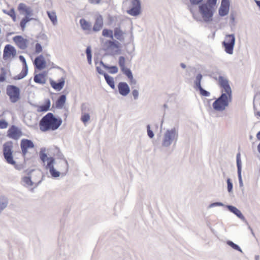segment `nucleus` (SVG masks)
<instances>
[{
	"instance_id": "obj_1",
	"label": "nucleus",
	"mask_w": 260,
	"mask_h": 260,
	"mask_svg": "<svg viewBox=\"0 0 260 260\" xmlns=\"http://www.w3.org/2000/svg\"><path fill=\"white\" fill-rule=\"evenodd\" d=\"M42 149L40 153V157L41 160L45 164V168L48 170L50 174L53 178L59 177L60 175L59 171L63 169L67 172L68 169V163L66 159L60 160L57 163L52 157H48Z\"/></svg>"
},
{
	"instance_id": "obj_2",
	"label": "nucleus",
	"mask_w": 260,
	"mask_h": 260,
	"mask_svg": "<svg viewBox=\"0 0 260 260\" xmlns=\"http://www.w3.org/2000/svg\"><path fill=\"white\" fill-rule=\"evenodd\" d=\"M217 8V0H207L199 6V12L201 16H198L190 8L192 17L197 21H203L205 22H210L213 20V16Z\"/></svg>"
},
{
	"instance_id": "obj_3",
	"label": "nucleus",
	"mask_w": 260,
	"mask_h": 260,
	"mask_svg": "<svg viewBox=\"0 0 260 260\" xmlns=\"http://www.w3.org/2000/svg\"><path fill=\"white\" fill-rule=\"evenodd\" d=\"M62 123L61 119H57L51 113H47L40 122V128L42 132L57 129Z\"/></svg>"
},
{
	"instance_id": "obj_4",
	"label": "nucleus",
	"mask_w": 260,
	"mask_h": 260,
	"mask_svg": "<svg viewBox=\"0 0 260 260\" xmlns=\"http://www.w3.org/2000/svg\"><path fill=\"white\" fill-rule=\"evenodd\" d=\"M179 137L178 128L172 127L164 131L161 139V146L165 148L169 147L174 142L176 143Z\"/></svg>"
},
{
	"instance_id": "obj_5",
	"label": "nucleus",
	"mask_w": 260,
	"mask_h": 260,
	"mask_svg": "<svg viewBox=\"0 0 260 260\" xmlns=\"http://www.w3.org/2000/svg\"><path fill=\"white\" fill-rule=\"evenodd\" d=\"M18 10L20 14L25 15V17L21 20L20 25L22 30H24L26 27L27 23L30 20L34 19L30 17L32 16V9L24 3H20L18 7Z\"/></svg>"
},
{
	"instance_id": "obj_6",
	"label": "nucleus",
	"mask_w": 260,
	"mask_h": 260,
	"mask_svg": "<svg viewBox=\"0 0 260 260\" xmlns=\"http://www.w3.org/2000/svg\"><path fill=\"white\" fill-rule=\"evenodd\" d=\"M232 101V96L221 93V95L213 103V109L217 111H223Z\"/></svg>"
},
{
	"instance_id": "obj_7",
	"label": "nucleus",
	"mask_w": 260,
	"mask_h": 260,
	"mask_svg": "<svg viewBox=\"0 0 260 260\" xmlns=\"http://www.w3.org/2000/svg\"><path fill=\"white\" fill-rule=\"evenodd\" d=\"M235 37L234 34L226 35L222 44L224 51L229 54H233L234 47L235 44Z\"/></svg>"
},
{
	"instance_id": "obj_8",
	"label": "nucleus",
	"mask_w": 260,
	"mask_h": 260,
	"mask_svg": "<svg viewBox=\"0 0 260 260\" xmlns=\"http://www.w3.org/2000/svg\"><path fill=\"white\" fill-rule=\"evenodd\" d=\"M13 144L11 142H7L4 145L3 154L6 161L11 165H15L16 162L13 156Z\"/></svg>"
},
{
	"instance_id": "obj_9",
	"label": "nucleus",
	"mask_w": 260,
	"mask_h": 260,
	"mask_svg": "<svg viewBox=\"0 0 260 260\" xmlns=\"http://www.w3.org/2000/svg\"><path fill=\"white\" fill-rule=\"evenodd\" d=\"M7 93L12 103H16L19 99L20 90L15 86L8 85L7 87Z\"/></svg>"
},
{
	"instance_id": "obj_10",
	"label": "nucleus",
	"mask_w": 260,
	"mask_h": 260,
	"mask_svg": "<svg viewBox=\"0 0 260 260\" xmlns=\"http://www.w3.org/2000/svg\"><path fill=\"white\" fill-rule=\"evenodd\" d=\"M120 43L117 41L107 40L104 44L105 50L110 52L112 54L118 53Z\"/></svg>"
},
{
	"instance_id": "obj_11",
	"label": "nucleus",
	"mask_w": 260,
	"mask_h": 260,
	"mask_svg": "<svg viewBox=\"0 0 260 260\" xmlns=\"http://www.w3.org/2000/svg\"><path fill=\"white\" fill-rule=\"evenodd\" d=\"M218 82L221 88V93L232 96V89L228 80L222 76H219Z\"/></svg>"
},
{
	"instance_id": "obj_12",
	"label": "nucleus",
	"mask_w": 260,
	"mask_h": 260,
	"mask_svg": "<svg viewBox=\"0 0 260 260\" xmlns=\"http://www.w3.org/2000/svg\"><path fill=\"white\" fill-rule=\"evenodd\" d=\"M16 55V50L15 48L10 45H7L4 50L3 58L5 60H9L14 58Z\"/></svg>"
},
{
	"instance_id": "obj_13",
	"label": "nucleus",
	"mask_w": 260,
	"mask_h": 260,
	"mask_svg": "<svg viewBox=\"0 0 260 260\" xmlns=\"http://www.w3.org/2000/svg\"><path fill=\"white\" fill-rule=\"evenodd\" d=\"M13 41L17 46L21 49H25L29 43V40L22 36H17L13 38Z\"/></svg>"
},
{
	"instance_id": "obj_14",
	"label": "nucleus",
	"mask_w": 260,
	"mask_h": 260,
	"mask_svg": "<svg viewBox=\"0 0 260 260\" xmlns=\"http://www.w3.org/2000/svg\"><path fill=\"white\" fill-rule=\"evenodd\" d=\"M230 3L229 0H221V5L218 10V14L223 17L229 14Z\"/></svg>"
},
{
	"instance_id": "obj_15",
	"label": "nucleus",
	"mask_w": 260,
	"mask_h": 260,
	"mask_svg": "<svg viewBox=\"0 0 260 260\" xmlns=\"http://www.w3.org/2000/svg\"><path fill=\"white\" fill-rule=\"evenodd\" d=\"M34 146L33 142L30 140L22 139L21 141L20 147L22 154L24 156L28 152V149L33 148Z\"/></svg>"
},
{
	"instance_id": "obj_16",
	"label": "nucleus",
	"mask_w": 260,
	"mask_h": 260,
	"mask_svg": "<svg viewBox=\"0 0 260 260\" xmlns=\"http://www.w3.org/2000/svg\"><path fill=\"white\" fill-rule=\"evenodd\" d=\"M22 135L21 131L15 126H12L8 131V136L13 139L17 140Z\"/></svg>"
},
{
	"instance_id": "obj_17",
	"label": "nucleus",
	"mask_w": 260,
	"mask_h": 260,
	"mask_svg": "<svg viewBox=\"0 0 260 260\" xmlns=\"http://www.w3.org/2000/svg\"><path fill=\"white\" fill-rule=\"evenodd\" d=\"M119 93L123 96H126L130 92V88L125 82H119L118 84Z\"/></svg>"
},
{
	"instance_id": "obj_18",
	"label": "nucleus",
	"mask_w": 260,
	"mask_h": 260,
	"mask_svg": "<svg viewBox=\"0 0 260 260\" xmlns=\"http://www.w3.org/2000/svg\"><path fill=\"white\" fill-rule=\"evenodd\" d=\"M34 64L38 69H44L46 64L44 57L42 55L37 57L35 59Z\"/></svg>"
},
{
	"instance_id": "obj_19",
	"label": "nucleus",
	"mask_w": 260,
	"mask_h": 260,
	"mask_svg": "<svg viewBox=\"0 0 260 260\" xmlns=\"http://www.w3.org/2000/svg\"><path fill=\"white\" fill-rule=\"evenodd\" d=\"M19 58L20 60L23 63V69L22 71L21 74L19 76L18 79H21L23 78L25 76H26L28 72V66L26 61V60L24 56L22 55H20L19 56Z\"/></svg>"
},
{
	"instance_id": "obj_20",
	"label": "nucleus",
	"mask_w": 260,
	"mask_h": 260,
	"mask_svg": "<svg viewBox=\"0 0 260 260\" xmlns=\"http://www.w3.org/2000/svg\"><path fill=\"white\" fill-rule=\"evenodd\" d=\"M65 80L64 78H61L58 81V82L56 83L53 81H50L51 86L55 90L57 91L61 90L64 85Z\"/></svg>"
},
{
	"instance_id": "obj_21",
	"label": "nucleus",
	"mask_w": 260,
	"mask_h": 260,
	"mask_svg": "<svg viewBox=\"0 0 260 260\" xmlns=\"http://www.w3.org/2000/svg\"><path fill=\"white\" fill-rule=\"evenodd\" d=\"M103 25V19L101 15H99L96 19L93 27L94 31H99L100 30Z\"/></svg>"
},
{
	"instance_id": "obj_22",
	"label": "nucleus",
	"mask_w": 260,
	"mask_h": 260,
	"mask_svg": "<svg viewBox=\"0 0 260 260\" xmlns=\"http://www.w3.org/2000/svg\"><path fill=\"white\" fill-rule=\"evenodd\" d=\"M226 207L228 209V210L236 215L240 219L244 220L245 219L244 216L243 215L241 212L236 207L232 206V205H226Z\"/></svg>"
},
{
	"instance_id": "obj_23",
	"label": "nucleus",
	"mask_w": 260,
	"mask_h": 260,
	"mask_svg": "<svg viewBox=\"0 0 260 260\" xmlns=\"http://www.w3.org/2000/svg\"><path fill=\"white\" fill-rule=\"evenodd\" d=\"M34 81L37 83L44 84L46 82V76L44 73L37 74L34 77Z\"/></svg>"
},
{
	"instance_id": "obj_24",
	"label": "nucleus",
	"mask_w": 260,
	"mask_h": 260,
	"mask_svg": "<svg viewBox=\"0 0 260 260\" xmlns=\"http://www.w3.org/2000/svg\"><path fill=\"white\" fill-rule=\"evenodd\" d=\"M114 37L120 41H123L124 40V35L125 33L121 29L120 27H115L114 30Z\"/></svg>"
},
{
	"instance_id": "obj_25",
	"label": "nucleus",
	"mask_w": 260,
	"mask_h": 260,
	"mask_svg": "<svg viewBox=\"0 0 260 260\" xmlns=\"http://www.w3.org/2000/svg\"><path fill=\"white\" fill-rule=\"evenodd\" d=\"M80 24L82 28L84 30L90 31L91 30L92 24L90 22L87 21L84 19H81L80 20Z\"/></svg>"
},
{
	"instance_id": "obj_26",
	"label": "nucleus",
	"mask_w": 260,
	"mask_h": 260,
	"mask_svg": "<svg viewBox=\"0 0 260 260\" xmlns=\"http://www.w3.org/2000/svg\"><path fill=\"white\" fill-rule=\"evenodd\" d=\"M66 96L62 94L59 96L58 99L57 100L55 103L56 107L58 109L62 108L64 104L66 103Z\"/></svg>"
},
{
	"instance_id": "obj_27",
	"label": "nucleus",
	"mask_w": 260,
	"mask_h": 260,
	"mask_svg": "<svg viewBox=\"0 0 260 260\" xmlns=\"http://www.w3.org/2000/svg\"><path fill=\"white\" fill-rule=\"evenodd\" d=\"M47 13L48 17L50 19L52 24L54 25H56L57 23V16H56L55 12H53V11H52V12L47 11Z\"/></svg>"
},
{
	"instance_id": "obj_28",
	"label": "nucleus",
	"mask_w": 260,
	"mask_h": 260,
	"mask_svg": "<svg viewBox=\"0 0 260 260\" xmlns=\"http://www.w3.org/2000/svg\"><path fill=\"white\" fill-rule=\"evenodd\" d=\"M104 77L107 83L112 88H115V83L113 77L107 74H104Z\"/></svg>"
},
{
	"instance_id": "obj_29",
	"label": "nucleus",
	"mask_w": 260,
	"mask_h": 260,
	"mask_svg": "<svg viewBox=\"0 0 260 260\" xmlns=\"http://www.w3.org/2000/svg\"><path fill=\"white\" fill-rule=\"evenodd\" d=\"M50 101L49 99L45 100V104L39 107L38 110L39 111L46 112L48 111L50 107Z\"/></svg>"
},
{
	"instance_id": "obj_30",
	"label": "nucleus",
	"mask_w": 260,
	"mask_h": 260,
	"mask_svg": "<svg viewBox=\"0 0 260 260\" xmlns=\"http://www.w3.org/2000/svg\"><path fill=\"white\" fill-rule=\"evenodd\" d=\"M236 162L237 166L238 173H241L242 172V162L241 160L240 154L238 153L236 156Z\"/></svg>"
},
{
	"instance_id": "obj_31",
	"label": "nucleus",
	"mask_w": 260,
	"mask_h": 260,
	"mask_svg": "<svg viewBox=\"0 0 260 260\" xmlns=\"http://www.w3.org/2000/svg\"><path fill=\"white\" fill-rule=\"evenodd\" d=\"M140 9L137 8L132 7L127 11V13L132 16H136L140 13Z\"/></svg>"
},
{
	"instance_id": "obj_32",
	"label": "nucleus",
	"mask_w": 260,
	"mask_h": 260,
	"mask_svg": "<svg viewBox=\"0 0 260 260\" xmlns=\"http://www.w3.org/2000/svg\"><path fill=\"white\" fill-rule=\"evenodd\" d=\"M102 35L105 37H109L111 39H113V34L112 30L106 28L104 29L102 31Z\"/></svg>"
},
{
	"instance_id": "obj_33",
	"label": "nucleus",
	"mask_w": 260,
	"mask_h": 260,
	"mask_svg": "<svg viewBox=\"0 0 260 260\" xmlns=\"http://www.w3.org/2000/svg\"><path fill=\"white\" fill-rule=\"evenodd\" d=\"M202 75L201 74H198L196 77L195 80L194 81L196 87L198 88L201 86V82L202 79Z\"/></svg>"
},
{
	"instance_id": "obj_34",
	"label": "nucleus",
	"mask_w": 260,
	"mask_h": 260,
	"mask_svg": "<svg viewBox=\"0 0 260 260\" xmlns=\"http://www.w3.org/2000/svg\"><path fill=\"white\" fill-rule=\"evenodd\" d=\"M22 181L23 182V185L25 186H31L33 185V182L31 180L29 177H24L23 178Z\"/></svg>"
},
{
	"instance_id": "obj_35",
	"label": "nucleus",
	"mask_w": 260,
	"mask_h": 260,
	"mask_svg": "<svg viewBox=\"0 0 260 260\" xmlns=\"http://www.w3.org/2000/svg\"><path fill=\"white\" fill-rule=\"evenodd\" d=\"M226 243L228 245L231 246L234 249L238 250V251L241 252V253L243 252V251H242V249L240 248V247L238 245L234 243L233 242L229 240L226 242Z\"/></svg>"
},
{
	"instance_id": "obj_36",
	"label": "nucleus",
	"mask_w": 260,
	"mask_h": 260,
	"mask_svg": "<svg viewBox=\"0 0 260 260\" xmlns=\"http://www.w3.org/2000/svg\"><path fill=\"white\" fill-rule=\"evenodd\" d=\"M81 121L84 123V125H86V123L90 120V115L87 113H82L81 117Z\"/></svg>"
},
{
	"instance_id": "obj_37",
	"label": "nucleus",
	"mask_w": 260,
	"mask_h": 260,
	"mask_svg": "<svg viewBox=\"0 0 260 260\" xmlns=\"http://www.w3.org/2000/svg\"><path fill=\"white\" fill-rule=\"evenodd\" d=\"M125 59L123 56H120L118 60V64L121 69V70L125 68Z\"/></svg>"
},
{
	"instance_id": "obj_38",
	"label": "nucleus",
	"mask_w": 260,
	"mask_h": 260,
	"mask_svg": "<svg viewBox=\"0 0 260 260\" xmlns=\"http://www.w3.org/2000/svg\"><path fill=\"white\" fill-rule=\"evenodd\" d=\"M123 73L127 76L128 78H132L133 76L132 73L130 69L125 68L124 69L121 70Z\"/></svg>"
},
{
	"instance_id": "obj_39",
	"label": "nucleus",
	"mask_w": 260,
	"mask_h": 260,
	"mask_svg": "<svg viewBox=\"0 0 260 260\" xmlns=\"http://www.w3.org/2000/svg\"><path fill=\"white\" fill-rule=\"evenodd\" d=\"M8 200L6 197H1V210L5 209L8 205Z\"/></svg>"
},
{
	"instance_id": "obj_40",
	"label": "nucleus",
	"mask_w": 260,
	"mask_h": 260,
	"mask_svg": "<svg viewBox=\"0 0 260 260\" xmlns=\"http://www.w3.org/2000/svg\"><path fill=\"white\" fill-rule=\"evenodd\" d=\"M132 7L141 9V3L139 0H132Z\"/></svg>"
},
{
	"instance_id": "obj_41",
	"label": "nucleus",
	"mask_w": 260,
	"mask_h": 260,
	"mask_svg": "<svg viewBox=\"0 0 260 260\" xmlns=\"http://www.w3.org/2000/svg\"><path fill=\"white\" fill-rule=\"evenodd\" d=\"M107 69L109 70V73L111 74H116L118 71V68L116 66H108Z\"/></svg>"
},
{
	"instance_id": "obj_42",
	"label": "nucleus",
	"mask_w": 260,
	"mask_h": 260,
	"mask_svg": "<svg viewBox=\"0 0 260 260\" xmlns=\"http://www.w3.org/2000/svg\"><path fill=\"white\" fill-rule=\"evenodd\" d=\"M228 190L229 192H231L233 190V183L230 178L227 179Z\"/></svg>"
},
{
	"instance_id": "obj_43",
	"label": "nucleus",
	"mask_w": 260,
	"mask_h": 260,
	"mask_svg": "<svg viewBox=\"0 0 260 260\" xmlns=\"http://www.w3.org/2000/svg\"><path fill=\"white\" fill-rule=\"evenodd\" d=\"M198 89H199L201 95L205 96H209L210 93L206 90L204 89L202 87L198 88Z\"/></svg>"
},
{
	"instance_id": "obj_44",
	"label": "nucleus",
	"mask_w": 260,
	"mask_h": 260,
	"mask_svg": "<svg viewBox=\"0 0 260 260\" xmlns=\"http://www.w3.org/2000/svg\"><path fill=\"white\" fill-rule=\"evenodd\" d=\"M147 131L148 136L150 138H153L154 137V133L153 131L150 128V125H147Z\"/></svg>"
},
{
	"instance_id": "obj_45",
	"label": "nucleus",
	"mask_w": 260,
	"mask_h": 260,
	"mask_svg": "<svg viewBox=\"0 0 260 260\" xmlns=\"http://www.w3.org/2000/svg\"><path fill=\"white\" fill-rule=\"evenodd\" d=\"M81 108L82 113H86V112L89 110V106L87 104H83Z\"/></svg>"
},
{
	"instance_id": "obj_46",
	"label": "nucleus",
	"mask_w": 260,
	"mask_h": 260,
	"mask_svg": "<svg viewBox=\"0 0 260 260\" xmlns=\"http://www.w3.org/2000/svg\"><path fill=\"white\" fill-rule=\"evenodd\" d=\"M42 51V47L40 44L37 43L35 46V52L36 53H39Z\"/></svg>"
},
{
	"instance_id": "obj_47",
	"label": "nucleus",
	"mask_w": 260,
	"mask_h": 260,
	"mask_svg": "<svg viewBox=\"0 0 260 260\" xmlns=\"http://www.w3.org/2000/svg\"><path fill=\"white\" fill-rule=\"evenodd\" d=\"M216 206H224V204L221 202H215L210 204L208 208H211Z\"/></svg>"
},
{
	"instance_id": "obj_48",
	"label": "nucleus",
	"mask_w": 260,
	"mask_h": 260,
	"mask_svg": "<svg viewBox=\"0 0 260 260\" xmlns=\"http://www.w3.org/2000/svg\"><path fill=\"white\" fill-rule=\"evenodd\" d=\"M132 94L135 100H137L139 96V91L137 89H134L132 91Z\"/></svg>"
},
{
	"instance_id": "obj_49",
	"label": "nucleus",
	"mask_w": 260,
	"mask_h": 260,
	"mask_svg": "<svg viewBox=\"0 0 260 260\" xmlns=\"http://www.w3.org/2000/svg\"><path fill=\"white\" fill-rule=\"evenodd\" d=\"M190 4L193 5H197L201 3L203 0H189Z\"/></svg>"
},
{
	"instance_id": "obj_50",
	"label": "nucleus",
	"mask_w": 260,
	"mask_h": 260,
	"mask_svg": "<svg viewBox=\"0 0 260 260\" xmlns=\"http://www.w3.org/2000/svg\"><path fill=\"white\" fill-rule=\"evenodd\" d=\"M238 179L239 182V185L240 187L243 186V183L242 179V175L241 173H238Z\"/></svg>"
},
{
	"instance_id": "obj_51",
	"label": "nucleus",
	"mask_w": 260,
	"mask_h": 260,
	"mask_svg": "<svg viewBox=\"0 0 260 260\" xmlns=\"http://www.w3.org/2000/svg\"><path fill=\"white\" fill-rule=\"evenodd\" d=\"M8 126V123L4 120H1V128H5Z\"/></svg>"
},
{
	"instance_id": "obj_52",
	"label": "nucleus",
	"mask_w": 260,
	"mask_h": 260,
	"mask_svg": "<svg viewBox=\"0 0 260 260\" xmlns=\"http://www.w3.org/2000/svg\"><path fill=\"white\" fill-rule=\"evenodd\" d=\"M9 15L13 18V20L15 21L16 19V16L14 11L13 10H11L9 13Z\"/></svg>"
},
{
	"instance_id": "obj_53",
	"label": "nucleus",
	"mask_w": 260,
	"mask_h": 260,
	"mask_svg": "<svg viewBox=\"0 0 260 260\" xmlns=\"http://www.w3.org/2000/svg\"><path fill=\"white\" fill-rule=\"evenodd\" d=\"M101 0H88L89 2L92 4L97 5L99 4Z\"/></svg>"
},
{
	"instance_id": "obj_54",
	"label": "nucleus",
	"mask_w": 260,
	"mask_h": 260,
	"mask_svg": "<svg viewBox=\"0 0 260 260\" xmlns=\"http://www.w3.org/2000/svg\"><path fill=\"white\" fill-rule=\"evenodd\" d=\"M96 71L98 72L99 74L103 75L104 76V74H105L104 71L99 67H96Z\"/></svg>"
},
{
	"instance_id": "obj_55",
	"label": "nucleus",
	"mask_w": 260,
	"mask_h": 260,
	"mask_svg": "<svg viewBox=\"0 0 260 260\" xmlns=\"http://www.w3.org/2000/svg\"><path fill=\"white\" fill-rule=\"evenodd\" d=\"M86 55H90L91 54V49L90 48V47H88L86 49Z\"/></svg>"
},
{
	"instance_id": "obj_56",
	"label": "nucleus",
	"mask_w": 260,
	"mask_h": 260,
	"mask_svg": "<svg viewBox=\"0 0 260 260\" xmlns=\"http://www.w3.org/2000/svg\"><path fill=\"white\" fill-rule=\"evenodd\" d=\"M87 60L89 64H91L92 54L87 55Z\"/></svg>"
},
{
	"instance_id": "obj_57",
	"label": "nucleus",
	"mask_w": 260,
	"mask_h": 260,
	"mask_svg": "<svg viewBox=\"0 0 260 260\" xmlns=\"http://www.w3.org/2000/svg\"><path fill=\"white\" fill-rule=\"evenodd\" d=\"M128 79L130 80V83L131 84H136V82H137L136 80L135 79H134L133 76L132 77V78H128Z\"/></svg>"
},
{
	"instance_id": "obj_58",
	"label": "nucleus",
	"mask_w": 260,
	"mask_h": 260,
	"mask_svg": "<svg viewBox=\"0 0 260 260\" xmlns=\"http://www.w3.org/2000/svg\"><path fill=\"white\" fill-rule=\"evenodd\" d=\"M100 64H102L105 69H108V66L107 65L104 64L102 61H100Z\"/></svg>"
},
{
	"instance_id": "obj_59",
	"label": "nucleus",
	"mask_w": 260,
	"mask_h": 260,
	"mask_svg": "<svg viewBox=\"0 0 260 260\" xmlns=\"http://www.w3.org/2000/svg\"><path fill=\"white\" fill-rule=\"evenodd\" d=\"M2 71H3V69H1V82H3L5 80V77L2 75Z\"/></svg>"
},
{
	"instance_id": "obj_60",
	"label": "nucleus",
	"mask_w": 260,
	"mask_h": 260,
	"mask_svg": "<svg viewBox=\"0 0 260 260\" xmlns=\"http://www.w3.org/2000/svg\"><path fill=\"white\" fill-rule=\"evenodd\" d=\"M230 18H231V21H234V20H235V17H234V15L231 14V16H230Z\"/></svg>"
},
{
	"instance_id": "obj_61",
	"label": "nucleus",
	"mask_w": 260,
	"mask_h": 260,
	"mask_svg": "<svg viewBox=\"0 0 260 260\" xmlns=\"http://www.w3.org/2000/svg\"><path fill=\"white\" fill-rule=\"evenodd\" d=\"M180 66L183 69H185L186 68V65L184 63H181L180 64Z\"/></svg>"
},
{
	"instance_id": "obj_62",
	"label": "nucleus",
	"mask_w": 260,
	"mask_h": 260,
	"mask_svg": "<svg viewBox=\"0 0 260 260\" xmlns=\"http://www.w3.org/2000/svg\"><path fill=\"white\" fill-rule=\"evenodd\" d=\"M256 137L257 139L260 140V131L257 134Z\"/></svg>"
},
{
	"instance_id": "obj_63",
	"label": "nucleus",
	"mask_w": 260,
	"mask_h": 260,
	"mask_svg": "<svg viewBox=\"0 0 260 260\" xmlns=\"http://www.w3.org/2000/svg\"><path fill=\"white\" fill-rule=\"evenodd\" d=\"M257 5L260 7V1H255Z\"/></svg>"
},
{
	"instance_id": "obj_64",
	"label": "nucleus",
	"mask_w": 260,
	"mask_h": 260,
	"mask_svg": "<svg viewBox=\"0 0 260 260\" xmlns=\"http://www.w3.org/2000/svg\"><path fill=\"white\" fill-rule=\"evenodd\" d=\"M257 150H258V151L260 153V143L259 144V145L257 146Z\"/></svg>"
}]
</instances>
